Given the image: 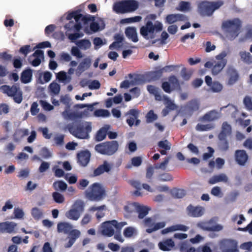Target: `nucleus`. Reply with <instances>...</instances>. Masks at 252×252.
Instances as JSON below:
<instances>
[{"instance_id":"f257e3e1","label":"nucleus","mask_w":252,"mask_h":252,"mask_svg":"<svg viewBox=\"0 0 252 252\" xmlns=\"http://www.w3.org/2000/svg\"><path fill=\"white\" fill-rule=\"evenodd\" d=\"M66 19L67 20H71L74 19L75 22L70 21L64 26L66 31V34L68 38L72 41L74 42L77 38L83 36L84 34L82 32H75L70 33L69 32H79L82 29V25L80 21L85 23L86 20L83 17L81 14L77 11L69 12L66 14Z\"/></svg>"},{"instance_id":"f03ea898","label":"nucleus","mask_w":252,"mask_h":252,"mask_svg":"<svg viewBox=\"0 0 252 252\" xmlns=\"http://www.w3.org/2000/svg\"><path fill=\"white\" fill-rule=\"evenodd\" d=\"M156 14H150L145 18V24L141 27L140 32L143 37L147 40L153 39L156 37L157 33L161 32L163 28V24L159 21H155Z\"/></svg>"},{"instance_id":"7ed1b4c3","label":"nucleus","mask_w":252,"mask_h":252,"mask_svg":"<svg viewBox=\"0 0 252 252\" xmlns=\"http://www.w3.org/2000/svg\"><path fill=\"white\" fill-rule=\"evenodd\" d=\"M229 54L228 50H223L216 56V61H208L205 64V67L212 68V73L216 75L220 73L227 64L226 57Z\"/></svg>"},{"instance_id":"20e7f679","label":"nucleus","mask_w":252,"mask_h":252,"mask_svg":"<svg viewBox=\"0 0 252 252\" xmlns=\"http://www.w3.org/2000/svg\"><path fill=\"white\" fill-rule=\"evenodd\" d=\"M92 131L91 122H83L76 127L69 128V131L74 136L80 139H87L89 133Z\"/></svg>"},{"instance_id":"39448f33","label":"nucleus","mask_w":252,"mask_h":252,"mask_svg":"<svg viewBox=\"0 0 252 252\" xmlns=\"http://www.w3.org/2000/svg\"><path fill=\"white\" fill-rule=\"evenodd\" d=\"M126 224V222H118L115 220L106 221L101 224L100 231L102 235L111 237L114 235L115 229L120 230Z\"/></svg>"},{"instance_id":"423d86ee","label":"nucleus","mask_w":252,"mask_h":252,"mask_svg":"<svg viewBox=\"0 0 252 252\" xmlns=\"http://www.w3.org/2000/svg\"><path fill=\"white\" fill-rule=\"evenodd\" d=\"M85 203L83 201L78 199L71 205L70 209L65 214V217L73 220H77L84 211Z\"/></svg>"},{"instance_id":"0eeeda50","label":"nucleus","mask_w":252,"mask_h":252,"mask_svg":"<svg viewBox=\"0 0 252 252\" xmlns=\"http://www.w3.org/2000/svg\"><path fill=\"white\" fill-rule=\"evenodd\" d=\"M240 25L241 21L238 19L230 20L223 23L222 26L227 32L226 37L228 39L232 40L238 36Z\"/></svg>"},{"instance_id":"6e6552de","label":"nucleus","mask_w":252,"mask_h":252,"mask_svg":"<svg viewBox=\"0 0 252 252\" xmlns=\"http://www.w3.org/2000/svg\"><path fill=\"white\" fill-rule=\"evenodd\" d=\"M223 4V1L222 0L213 2L203 1L198 6L199 11L202 15L210 16Z\"/></svg>"},{"instance_id":"1a4fd4ad","label":"nucleus","mask_w":252,"mask_h":252,"mask_svg":"<svg viewBox=\"0 0 252 252\" xmlns=\"http://www.w3.org/2000/svg\"><path fill=\"white\" fill-rule=\"evenodd\" d=\"M86 196L92 201H99L105 196L103 188L99 184L94 183L86 191Z\"/></svg>"},{"instance_id":"9d476101","label":"nucleus","mask_w":252,"mask_h":252,"mask_svg":"<svg viewBox=\"0 0 252 252\" xmlns=\"http://www.w3.org/2000/svg\"><path fill=\"white\" fill-rule=\"evenodd\" d=\"M217 221V219L214 218L208 220L200 221L196 224V226L205 231L219 232L223 229V226L218 223Z\"/></svg>"},{"instance_id":"9b49d317","label":"nucleus","mask_w":252,"mask_h":252,"mask_svg":"<svg viewBox=\"0 0 252 252\" xmlns=\"http://www.w3.org/2000/svg\"><path fill=\"white\" fill-rule=\"evenodd\" d=\"M0 91L9 96L13 97L16 103H20L22 100V92L20 89L16 85H13L12 87L3 85L0 87Z\"/></svg>"},{"instance_id":"f8f14e48","label":"nucleus","mask_w":252,"mask_h":252,"mask_svg":"<svg viewBox=\"0 0 252 252\" xmlns=\"http://www.w3.org/2000/svg\"><path fill=\"white\" fill-rule=\"evenodd\" d=\"M118 144L116 141L102 143L95 146V150L98 153L107 155H112L118 150Z\"/></svg>"},{"instance_id":"ddd939ff","label":"nucleus","mask_w":252,"mask_h":252,"mask_svg":"<svg viewBox=\"0 0 252 252\" xmlns=\"http://www.w3.org/2000/svg\"><path fill=\"white\" fill-rule=\"evenodd\" d=\"M218 246L221 252H237V243L235 241L224 239L219 241Z\"/></svg>"},{"instance_id":"4468645a","label":"nucleus","mask_w":252,"mask_h":252,"mask_svg":"<svg viewBox=\"0 0 252 252\" xmlns=\"http://www.w3.org/2000/svg\"><path fill=\"white\" fill-rule=\"evenodd\" d=\"M145 226L148 227L146 231L148 233H152L159 229L163 228L165 225V222L161 221L156 223L154 219L152 218H147L144 220Z\"/></svg>"},{"instance_id":"2eb2a0df","label":"nucleus","mask_w":252,"mask_h":252,"mask_svg":"<svg viewBox=\"0 0 252 252\" xmlns=\"http://www.w3.org/2000/svg\"><path fill=\"white\" fill-rule=\"evenodd\" d=\"M92 63V58L91 56L85 57L79 63L76 69V74L78 76L80 75L91 67Z\"/></svg>"},{"instance_id":"dca6fc26","label":"nucleus","mask_w":252,"mask_h":252,"mask_svg":"<svg viewBox=\"0 0 252 252\" xmlns=\"http://www.w3.org/2000/svg\"><path fill=\"white\" fill-rule=\"evenodd\" d=\"M44 60L43 51L37 50L29 58L30 63L33 66H38Z\"/></svg>"},{"instance_id":"f3484780","label":"nucleus","mask_w":252,"mask_h":252,"mask_svg":"<svg viewBox=\"0 0 252 252\" xmlns=\"http://www.w3.org/2000/svg\"><path fill=\"white\" fill-rule=\"evenodd\" d=\"M17 224L12 221H6L0 223V232L12 233L16 232Z\"/></svg>"},{"instance_id":"a211bd4d","label":"nucleus","mask_w":252,"mask_h":252,"mask_svg":"<svg viewBox=\"0 0 252 252\" xmlns=\"http://www.w3.org/2000/svg\"><path fill=\"white\" fill-rule=\"evenodd\" d=\"M188 214L193 217H199L204 213V208L201 206H193L189 205L188 207Z\"/></svg>"},{"instance_id":"6ab92c4d","label":"nucleus","mask_w":252,"mask_h":252,"mask_svg":"<svg viewBox=\"0 0 252 252\" xmlns=\"http://www.w3.org/2000/svg\"><path fill=\"white\" fill-rule=\"evenodd\" d=\"M187 20L186 17L181 14H169L165 18V22L171 24L178 21H183Z\"/></svg>"},{"instance_id":"aec40b11","label":"nucleus","mask_w":252,"mask_h":252,"mask_svg":"<svg viewBox=\"0 0 252 252\" xmlns=\"http://www.w3.org/2000/svg\"><path fill=\"white\" fill-rule=\"evenodd\" d=\"M189 227L185 225L177 224L167 227L161 231L162 234H166L176 231H187Z\"/></svg>"},{"instance_id":"412c9836","label":"nucleus","mask_w":252,"mask_h":252,"mask_svg":"<svg viewBox=\"0 0 252 252\" xmlns=\"http://www.w3.org/2000/svg\"><path fill=\"white\" fill-rule=\"evenodd\" d=\"M189 227L185 225L177 224L167 227L161 231L162 234H166L176 231H187Z\"/></svg>"},{"instance_id":"4be33fe9","label":"nucleus","mask_w":252,"mask_h":252,"mask_svg":"<svg viewBox=\"0 0 252 252\" xmlns=\"http://www.w3.org/2000/svg\"><path fill=\"white\" fill-rule=\"evenodd\" d=\"M221 117L220 112H218L216 110H212L205 114L201 119L204 121H213L216 120Z\"/></svg>"},{"instance_id":"5701e85b","label":"nucleus","mask_w":252,"mask_h":252,"mask_svg":"<svg viewBox=\"0 0 252 252\" xmlns=\"http://www.w3.org/2000/svg\"><path fill=\"white\" fill-rule=\"evenodd\" d=\"M91 154L88 151H83L78 154V160L79 163L83 166H86L90 161Z\"/></svg>"},{"instance_id":"b1692460","label":"nucleus","mask_w":252,"mask_h":252,"mask_svg":"<svg viewBox=\"0 0 252 252\" xmlns=\"http://www.w3.org/2000/svg\"><path fill=\"white\" fill-rule=\"evenodd\" d=\"M138 114L139 112L136 109H131L129 111L128 114L129 115V118L127 119L126 122L129 126L133 125L135 120V125L137 126L139 124L140 121L137 119Z\"/></svg>"},{"instance_id":"393cba45","label":"nucleus","mask_w":252,"mask_h":252,"mask_svg":"<svg viewBox=\"0 0 252 252\" xmlns=\"http://www.w3.org/2000/svg\"><path fill=\"white\" fill-rule=\"evenodd\" d=\"M248 156L244 150H237L235 152V158L237 163L243 165L248 160Z\"/></svg>"},{"instance_id":"a878e982","label":"nucleus","mask_w":252,"mask_h":252,"mask_svg":"<svg viewBox=\"0 0 252 252\" xmlns=\"http://www.w3.org/2000/svg\"><path fill=\"white\" fill-rule=\"evenodd\" d=\"M231 133V126L227 122H224L222 125L221 131L219 135L220 140L225 139V137Z\"/></svg>"},{"instance_id":"bb28decb","label":"nucleus","mask_w":252,"mask_h":252,"mask_svg":"<svg viewBox=\"0 0 252 252\" xmlns=\"http://www.w3.org/2000/svg\"><path fill=\"white\" fill-rule=\"evenodd\" d=\"M228 76V84L231 85L235 83L238 79L239 75L237 70L233 68H229L227 69Z\"/></svg>"},{"instance_id":"cd10ccee","label":"nucleus","mask_w":252,"mask_h":252,"mask_svg":"<svg viewBox=\"0 0 252 252\" xmlns=\"http://www.w3.org/2000/svg\"><path fill=\"white\" fill-rule=\"evenodd\" d=\"M104 27L105 24L104 21L101 19L95 20L90 24V30L93 32H96L99 30H102L104 28Z\"/></svg>"},{"instance_id":"c85d7f7f","label":"nucleus","mask_w":252,"mask_h":252,"mask_svg":"<svg viewBox=\"0 0 252 252\" xmlns=\"http://www.w3.org/2000/svg\"><path fill=\"white\" fill-rule=\"evenodd\" d=\"M126 37L134 42L138 41L136 29L134 27H128L125 30Z\"/></svg>"},{"instance_id":"c756f323","label":"nucleus","mask_w":252,"mask_h":252,"mask_svg":"<svg viewBox=\"0 0 252 252\" xmlns=\"http://www.w3.org/2000/svg\"><path fill=\"white\" fill-rule=\"evenodd\" d=\"M228 178L225 174H220L212 177L208 181L210 184L213 185L219 182L226 183Z\"/></svg>"},{"instance_id":"7c9ffc66","label":"nucleus","mask_w":252,"mask_h":252,"mask_svg":"<svg viewBox=\"0 0 252 252\" xmlns=\"http://www.w3.org/2000/svg\"><path fill=\"white\" fill-rule=\"evenodd\" d=\"M158 245L160 250L164 251H169L173 249L175 244L172 239H169L159 242Z\"/></svg>"},{"instance_id":"2f4dec72","label":"nucleus","mask_w":252,"mask_h":252,"mask_svg":"<svg viewBox=\"0 0 252 252\" xmlns=\"http://www.w3.org/2000/svg\"><path fill=\"white\" fill-rule=\"evenodd\" d=\"M124 2L126 13L133 12L138 7V2L134 0H125Z\"/></svg>"},{"instance_id":"473e14b6","label":"nucleus","mask_w":252,"mask_h":252,"mask_svg":"<svg viewBox=\"0 0 252 252\" xmlns=\"http://www.w3.org/2000/svg\"><path fill=\"white\" fill-rule=\"evenodd\" d=\"M239 56L242 62L247 64H252V55L248 52L241 51L239 52Z\"/></svg>"},{"instance_id":"72a5a7b5","label":"nucleus","mask_w":252,"mask_h":252,"mask_svg":"<svg viewBox=\"0 0 252 252\" xmlns=\"http://www.w3.org/2000/svg\"><path fill=\"white\" fill-rule=\"evenodd\" d=\"M73 227L71 224L67 222H60L57 225V229L58 232H63L67 233L71 231Z\"/></svg>"},{"instance_id":"f704fd0d","label":"nucleus","mask_w":252,"mask_h":252,"mask_svg":"<svg viewBox=\"0 0 252 252\" xmlns=\"http://www.w3.org/2000/svg\"><path fill=\"white\" fill-rule=\"evenodd\" d=\"M113 10L116 13H126L124 0L116 2L113 5Z\"/></svg>"},{"instance_id":"c9c22d12","label":"nucleus","mask_w":252,"mask_h":252,"mask_svg":"<svg viewBox=\"0 0 252 252\" xmlns=\"http://www.w3.org/2000/svg\"><path fill=\"white\" fill-rule=\"evenodd\" d=\"M111 165L106 161H105L103 164L99 166L97 169L94 171V176H98L104 172H108L111 169Z\"/></svg>"},{"instance_id":"e433bc0d","label":"nucleus","mask_w":252,"mask_h":252,"mask_svg":"<svg viewBox=\"0 0 252 252\" xmlns=\"http://www.w3.org/2000/svg\"><path fill=\"white\" fill-rule=\"evenodd\" d=\"M29 130L27 129H17L14 135V140L16 142L20 141L24 136L27 135Z\"/></svg>"},{"instance_id":"4c0bfd02","label":"nucleus","mask_w":252,"mask_h":252,"mask_svg":"<svg viewBox=\"0 0 252 252\" xmlns=\"http://www.w3.org/2000/svg\"><path fill=\"white\" fill-rule=\"evenodd\" d=\"M75 44L80 49L86 50L91 47V42L88 39H82L75 42Z\"/></svg>"},{"instance_id":"58836bf2","label":"nucleus","mask_w":252,"mask_h":252,"mask_svg":"<svg viewBox=\"0 0 252 252\" xmlns=\"http://www.w3.org/2000/svg\"><path fill=\"white\" fill-rule=\"evenodd\" d=\"M95 104V103H94L93 104H78L76 106V107H78L80 108H83L84 107H87L88 108L87 110H85L83 112H82L78 117H87L89 116L88 112L89 111H93V107Z\"/></svg>"},{"instance_id":"ea45409f","label":"nucleus","mask_w":252,"mask_h":252,"mask_svg":"<svg viewBox=\"0 0 252 252\" xmlns=\"http://www.w3.org/2000/svg\"><path fill=\"white\" fill-rule=\"evenodd\" d=\"M32 74L31 69H27L24 70L21 75V80L24 83H28L31 82Z\"/></svg>"},{"instance_id":"a19ab883","label":"nucleus","mask_w":252,"mask_h":252,"mask_svg":"<svg viewBox=\"0 0 252 252\" xmlns=\"http://www.w3.org/2000/svg\"><path fill=\"white\" fill-rule=\"evenodd\" d=\"M109 127L108 126H106L99 130L95 137L97 141H102L105 138Z\"/></svg>"},{"instance_id":"79ce46f5","label":"nucleus","mask_w":252,"mask_h":252,"mask_svg":"<svg viewBox=\"0 0 252 252\" xmlns=\"http://www.w3.org/2000/svg\"><path fill=\"white\" fill-rule=\"evenodd\" d=\"M162 100L164 101V104L166 106V108L169 110H174L177 108V106L167 96H163Z\"/></svg>"},{"instance_id":"37998d69","label":"nucleus","mask_w":252,"mask_h":252,"mask_svg":"<svg viewBox=\"0 0 252 252\" xmlns=\"http://www.w3.org/2000/svg\"><path fill=\"white\" fill-rule=\"evenodd\" d=\"M147 90L148 92L152 94H153L155 98L157 100H161L162 99V96L159 94V89L153 86H148Z\"/></svg>"},{"instance_id":"c03bdc74","label":"nucleus","mask_w":252,"mask_h":252,"mask_svg":"<svg viewBox=\"0 0 252 252\" xmlns=\"http://www.w3.org/2000/svg\"><path fill=\"white\" fill-rule=\"evenodd\" d=\"M57 77L60 81L64 83L69 82L71 79L70 76L67 75L63 71L59 72L57 75Z\"/></svg>"},{"instance_id":"a18cd8bd","label":"nucleus","mask_w":252,"mask_h":252,"mask_svg":"<svg viewBox=\"0 0 252 252\" xmlns=\"http://www.w3.org/2000/svg\"><path fill=\"white\" fill-rule=\"evenodd\" d=\"M137 234V230L133 227H127L124 231V235L126 238H130Z\"/></svg>"},{"instance_id":"49530a36","label":"nucleus","mask_w":252,"mask_h":252,"mask_svg":"<svg viewBox=\"0 0 252 252\" xmlns=\"http://www.w3.org/2000/svg\"><path fill=\"white\" fill-rule=\"evenodd\" d=\"M137 212L138 213V217L140 219H143L148 213V209L146 206L141 205L138 204Z\"/></svg>"},{"instance_id":"de8ad7c7","label":"nucleus","mask_w":252,"mask_h":252,"mask_svg":"<svg viewBox=\"0 0 252 252\" xmlns=\"http://www.w3.org/2000/svg\"><path fill=\"white\" fill-rule=\"evenodd\" d=\"M138 205V203L136 202L128 203L125 206V210L129 213L136 212Z\"/></svg>"},{"instance_id":"09e8293b","label":"nucleus","mask_w":252,"mask_h":252,"mask_svg":"<svg viewBox=\"0 0 252 252\" xmlns=\"http://www.w3.org/2000/svg\"><path fill=\"white\" fill-rule=\"evenodd\" d=\"M142 17L140 16H136L133 17L123 19L121 20V23L122 24H130L132 23H136L141 21Z\"/></svg>"},{"instance_id":"8fccbe9b","label":"nucleus","mask_w":252,"mask_h":252,"mask_svg":"<svg viewBox=\"0 0 252 252\" xmlns=\"http://www.w3.org/2000/svg\"><path fill=\"white\" fill-rule=\"evenodd\" d=\"M210 88L212 92L214 93H219L222 90L223 86L220 82L218 81H214L210 86Z\"/></svg>"},{"instance_id":"3c124183","label":"nucleus","mask_w":252,"mask_h":252,"mask_svg":"<svg viewBox=\"0 0 252 252\" xmlns=\"http://www.w3.org/2000/svg\"><path fill=\"white\" fill-rule=\"evenodd\" d=\"M214 127V126L212 124H209L206 125L198 124L196 126V130L197 131H208L212 129Z\"/></svg>"},{"instance_id":"603ef678","label":"nucleus","mask_w":252,"mask_h":252,"mask_svg":"<svg viewBox=\"0 0 252 252\" xmlns=\"http://www.w3.org/2000/svg\"><path fill=\"white\" fill-rule=\"evenodd\" d=\"M69 108H66L65 110L62 113V116L64 118V119L66 120H73L76 118V116L74 113L70 112L69 110Z\"/></svg>"},{"instance_id":"864d4df0","label":"nucleus","mask_w":252,"mask_h":252,"mask_svg":"<svg viewBox=\"0 0 252 252\" xmlns=\"http://www.w3.org/2000/svg\"><path fill=\"white\" fill-rule=\"evenodd\" d=\"M32 215L35 220H39L43 217L42 211L37 208H33L32 210Z\"/></svg>"},{"instance_id":"5fc2aeb1","label":"nucleus","mask_w":252,"mask_h":252,"mask_svg":"<svg viewBox=\"0 0 252 252\" xmlns=\"http://www.w3.org/2000/svg\"><path fill=\"white\" fill-rule=\"evenodd\" d=\"M53 187L56 190L60 189L62 190H64L67 188V185L63 181H59L53 184Z\"/></svg>"},{"instance_id":"6e6d98bb","label":"nucleus","mask_w":252,"mask_h":252,"mask_svg":"<svg viewBox=\"0 0 252 252\" xmlns=\"http://www.w3.org/2000/svg\"><path fill=\"white\" fill-rule=\"evenodd\" d=\"M177 9L182 11H188L190 9V4L188 2H181Z\"/></svg>"},{"instance_id":"4d7b16f0","label":"nucleus","mask_w":252,"mask_h":252,"mask_svg":"<svg viewBox=\"0 0 252 252\" xmlns=\"http://www.w3.org/2000/svg\"><path fill=\"white\" fill-rule=\"evenodd\" d=\"M49 89L50 92L54 94H58L60 91V85L55 82H52L49 85Z\"/></svg>"},{"instance_id":"13d9d810","label":"nucleus","mask_w":252,"mask_h":252,"mask_svg":"<svg viewBox=\"0 0 252 252\" xmlns=\"http://www.w3.org/2000/svg\"><path fill=\"white\" fill-rule=\"evenodd\" d=\"M94 115L95 117H107L110 115V113L107 110L98 109L94 112Z\"/></svg>"},{"instance_id":"bf43d9fd","label":"nucleus","mask_w":252,"mask_h":252,"mask_svg":"<svg viewBox=\"0 0 252 252\" xmlns=\"http://www.w3.org/2000/svg\"><path fill=\"white\" fill-rule=\"evenodd\" d=\"M87 85L91 90L98 89L100 87L99 82L96 80L89 81L87 83Z\"/></svg>"},{"instance_id":"052dcab7","label":"nucleus","mask_w":252,"mask_h":252,"mask_svg":"<svg viewBox=\"0 0 252 252\" xmlns=\"http://www.w3.org/2000/svg\"><path fill=\"white\" fill-rule=\"evenodd\" d=\"M172 194L175 197L181 198L186 195V192L183 189H175L172 191Z\"/></svg>"},{"instance_id":"680f3d73","label":"nucleus","mask_w":252,"mask_h":252,"mask_svg":"<svg viewBox=\"0 0 252 252\" xmlns=\"http://www.w3.org/2000/svg\"><path fill=\"white\" fill-rule=\"evenodd\" d=\"M53 197L54 200L58 203H62L64 200V197L63 195L59 192H55L53 193Z\"/></svg>"},{"instance_id":"e2e57ef3","label":"nucleus","mask_w":252,"mask_h":252,"mask_svg":"<svg viewBox=\"0 0 252 252\" xmlns=\"http://www.w3.org/2000/svg\"><path fill=\"white\" fill-rule=\"evenodd\" d=\"M211 193L214 196L218 197H221L223 196V193L221 190L220 188L217 186L212 188Z\"/></svg>"},{"instance_id":"0e129e2a","label":"nucleus","mask_w":252,"mask_h":252,"mask_svg":"<svg viewBox=\"0 0 252 252\" xmlns=\"http://www.w3.org/2000/svg\"><path fill=\"white\" fill-rule=\"evenodd\" d=\"M158 116L152 110L150 111L146 116V121L148 123H152L156 120Z\"/></svg>"},{"instance_id":"69168bd1","label":"nucleus","mask_w":252,"mask_h":252,"mask_svg":"<svg viewBox=\"0 0 252 252\" xmlns=\"http://www.w3.org/2000/svg\"><path fill=\"white\" fill-rule=\"evenodd\" d=\"M79 48V47L76 46L72 47L71 50V53L76 58H81L83 55Z\"/></svg>"},{"instance_id":"338daca9","label":"nucleus","mask_w":252,"mask_h":252,"mask_svg":"<svg viewBox=\"0 0 252 252\" xmlns=\"http://www.w3.org/2000/svg\"><path fill=\"white\" fill-rule=\"evenodd\" d=\"M158 146L161 149L170 150L171 144L167 140L160 141L158 143Z\"/></svg>"},{"instance_id":"774afa93","label":"nucleus","mask_w":252,"mask_h":252,"mask_svg":"<svg viewBox=\"0 0 252 252\" xmlns=\"http://www.w3.org/2000/svg\"><path fill=\"white\" fill-rule=\"evenodd\" d=\"M212 246V243L209 242L199 247L201 252H212L211 246Z\"/></svg>"}]
</instances>
